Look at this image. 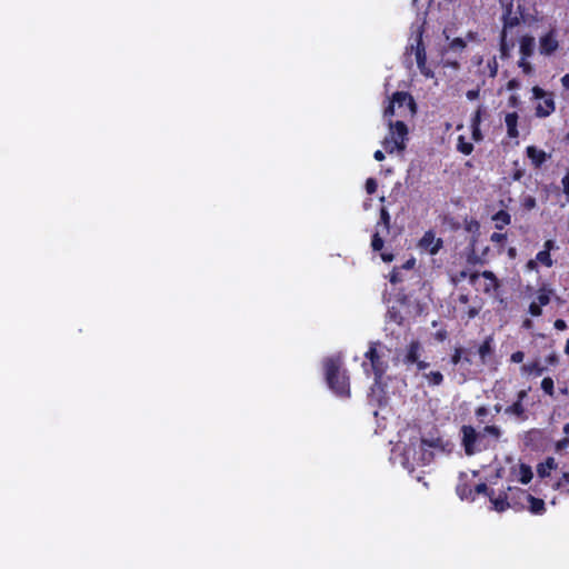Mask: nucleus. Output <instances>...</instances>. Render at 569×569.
<instances>
[{
    "mask_svg": "<svg viewBox=\"0 0 569 569\" xmlns=\"http://www.w3.org/2000/svg\"><path fill=\"white\" fill-rule=\"evenodd\" d=\"M342 359L339 356L328 357L323 360L325 378L329 389L338 397H350V377L342 368Z\"/></svg>",
    "mask_w": 569,
    "mask_h": 569,
    "instance_id": "obj_1",
    "label": "nucleus"
},
{
    "mask_svg": "<svg viewBox=\"0 0 569 569\" xmlns=\"http://www.w3.org/2000/svg\"><path fill=\"white\" fill-rule=\"evenodd\" d=\"M386 347L380 341H371L369 348L365 353L366 361L362 362V368L367 375L370 370L375 376V383L379 385L388 370L387 356L382 351Z\"/></svg>",
    "mask_w": 569,
    "mask_h": 569,
    "instance_id": "obj_2",
    "label": "nucleus"
},
{
    "mask_svg": "<svg viewBox=\"0 0 569 569\" xmlns=\"http://www.w3.org/2000/svg\"><path fill=\"white\" fill-rule=\"evenodd\" d=\"M422 351L421 342L412 340L403 350L397 352L393 362L395 365L402 363L408 370L415 365L417 371H425L429 367V362L421 360Z\"/></svg>",
    "mask_w": 569,
    "mask_h": 569,
    "instance_id": "obj_3",
    "label": "nucleus"
},
{
    "mask_svg": "<svg viewBox=\"0 0 569 569\" xmlns=\"http://www.w3.org/2000/svg\"><path fill=\"white\" fill-rule=\"evenodd\" d=\"M532 98L541 100L535 108V116L537 118H547L556 111L555 93L546 91L539 86L531 89Z\"/></svg>",
    "mask_w": 569,
    "mask_h": 569,
    "instance_id": "obj_4",
    "label": "nucleus"
},
{
    "mask_svg": "<svg viewBox=\"0 0 569 569\" xmlns=\"http://www.w3.org/2000/svg\"><path fill=\"white\" fill-rule=\"evenodd\" d=\"M391 140L386 139L385 149L392 153L393 151H403L408 134L407 124L403 121L390 122Z\"/></svg>",
    "mask_w": 569,
    "mask_h": 569,
    "instance_id": "obj_5",
    "label": "nucleus"
},
{
    "mask_svg": "<svg viewBox=\"0 0 569 569\" xmlns=\"http://www.w3.org/2000/svg\"><path fill=\"white\" fill-rule=\"evenodd\" d=\"M440 447V439L437 440H427L421 439L418 448H408L406 450V455H409L410 451H413V459L418 465L426 466L429 465L433 458L435 453L432 451L433 448Z\"/></svg>",
    "mask_w": 569,
    "mask_h": 569,
    "instance_id": "obj_6",
    "label": "nucleus"
},
{
    "mask_svg": "<svg viewBox=\"0 0 569 569\" xmlns=\"http://www.w3.org/2000/svg\"><path fill=\"white\" fill-rule=\"evenodd\" d=\"M396 106L400 109L403 106H407L410 111L416 112V102L412 96L406 91H396L389 100V104L385 109V117H392L395 114Z\"/></svg>",
    "mask_w": 569,
    "mask_h": 569,
    "instance_id": "obj_7",
    "label": "nucleus"
},
{
    "mask_svg": "<svg viewBox=\"0 0 569 569\" xmlns=\"http://www.w3.org/2000/svg\"><path fill=\"white\" fill-rule=\"evenodd\" d=\"M411 48L415 50L417 66L421 74L426 78H433V71L427 66V53L421 34L416 38V44H412Z\"/></svg>",
    "mask_w": 569,
    "mask_h": 569,
    "instance_id": "obj_8",
    "label": "nucleus"
},
{
    "mask_svg": "<svg viewBox=\"0 0 569 569\" xmlns=\"http://www.w3.org/2000/svg\"><path fill=\"white\" fill-rule=\"evenodd\" d=\"M462 435V447L467 456H472L480 449L476 447L478 440L482 438V435L477 432L472 426H462L461 427Z\"/></svg>",
    "mask_w": 569,
    "mask_h": 569,
    "instance_id": "obj_9",
    "label": "nucleus"
},
{
    "mask_svg": "<svg viewBox=\"0 0 569 569\" xmlns=\"http://www.w3.org/2000/svg\"><path fill=\"white\" fill-rule=\"evenodd\" d=\"M443 241L441 238H436V234L432 230L426 231L422 238L418 242V247L421 250L429 252L430 254H436L442 248Z\"/></svg>",
    "mask_w": 569,
    "mask_h": 569,
    "instance_id": "obj_10",
    "label": "nucleus"
},
{
    "mask_svg": "<svg viewBox=\"0 0 569 569\" xmlns=\"http://www.w3.org/2000/svg\"><path fill=\"white\" fill-rule=\"evenodd\" d=\"M559 48V41L556 37V31L553 29L549 30L546 34L540 37L539 39V52L542 56H551Z\"/></svg>",
    "mask_w": 569,
    "mask_h": 569,
    "instance_id": "obj_11",
    "label": "nucleus"
},
{
    "mask_svg": "<svg viewBox=\"0 0 569 569\" xmlns=\"http://www.w3.org/2000/svg\"><path fill=\"white\" fill-rule=\"evenodd\" d=\"M483 277L486 279V284H485V288H483V291L486 293H489L491 291H496L499 287H500V282H499V279L496 277V274L490 271V270H485L482 271L481 273L479 272H472L470 273L469 276V281L470 283H475L476 280L479 278V277Z\"/></svg>",
    "mask_w": 569,
    "mask_h": 569,
    "instance_id": "obj_12",
    "label": "nucleus"
},
{
    "mask_svg": "<svg viewBox=\"0 0 569 569\" xmlns=\"http://www.w3.org/2000/svg\"><path fill=\"white\" fill-rule=\"evenodd\" d=\"M513 489L511 487H508L507 490L500 491L497 496H495V491L491 490L489 493V500L492 503V508L498 511L502 512L507 510L510 507L509 503V495L508 492H512Z\"/></svg>",
    "mask_w": 569,
    "mask_h": 569,
    "instance_id": "obj_13",
    "label": "nucleus"
},
{
    "mask_svg": "<svg viewBox=\"0 0 569 569\" xmlns=\"http://www.w3.org/2000/svg\"><path fill=\"white\" fill-rule=\"evenodd\" d=\"M517 495L523 497L529 502V510L533 515H542L546 511L545 501L540 498H536L527 491L517 488Z\"/></svg>",
    "mask_w": 569,
    "mask_h": 569,
    "instance_id": "obj_14",
    "label": "nucleus"
},
{
    "mask_svg": "<svg viewBox=\"0 0 569 569\" xmlns=\"http://www.w3.org/2000/svg\"><path fill=\"white\" fill-rule=\"evenodd\" d=\"M478 355L482 365H488L495 355L493 337L487 336L478 348Z\"/></svg>",
    "mask_w": 569,
    "mask_h": 569,
    "instance_id": "obj_15",
    "label": "nucleus"
},
{
    "mask_svg": "<svg viewBox=\"0 0 569 569\" xmlns=\"http://www.w3.org/2000/svg\"><path fill=\"white\" fill-rule=\"evenodd\" d=\"M467 478L466 473H460V482L456 487V492L461 500L475 501L476 495L473 493V488L466 481H462Z\"/></svg>",
    "mask_w": 569,
    "mask_h": 569,
    "instance_id": "obj_16",
    "label": "nucleus"
},
{
    "mask_svg": "<svg viewBox=\"0 0 569 569\" xmlns=\"http://www.w3.org/2000/svg\"><path fill=\"white\" fill-rule=\"evenodd\" d=\"M513 4L512 2H509L503 10L502 13V24L505 30L507 32V29H512L517 27L520 23V18L512 13Z\"/></svg>",
    "mask_w": 569,
    "mask_h": 569,
    "instance_id": "obj_17",
    "label": "nucleus"
},
{
    "mask_svg": "<svg viewBox=\"0 0 569 569\" xmlns=\"http://www.w3.org/2000/svg\"><path fill=\"white\" fill-rule=\"evenodd\" d=\"M526 153L532 166L537 169L540 168L547 160V153L535 146L527 147Z\"/></svg>",
    "mask_w": 569,
    "mask_h": 569,
    "instance_id": "obj_18",
    "label": "nucleus"
},
{
    "mask_svg": "<svg viewBox=\"0 0 569 569\" xmlns=\"http://www.w3.org/2000/svg\"><path fill=\"white\" fill-rule=\"evenodd\" d=\"M519 44V52L521 58H530L533 54L536 41L532 36H522L520 38Z\"/></svg>",
    "mask_w": 569,
    "mask_h": 569,
    "instance_id": "obj_19",
    "label": "nucleus"
},
{
    "mask_svg": "<svg viewBox=\"0 0 569 569\" xmlns=\"http://www.w3.org/2000/svg\"><path fill=\"white\" fill-rule=\"evenodd\" d=\"M518 120H519V116L515 111L507 113L505 117L507 134L511 139H516L519 137Z\"/></svg>",
    "mask_w": 569,
    "mask_h": 569,
    "instance_id": "obj_20",
    "label": "nucleus"
},
{
    "mask_svg": "<svg viewBox=\"0 0 569 569\" xmlns=\"http://www.w3.org/2000/svg\"><path fill=\"white\" fill-rule=\"evenodd\" d=\"M505 413L508 416H513L521 421H525L528 419L526 408H525L523 403H521L520 401H515L512 405L508 406L505 409Z\"/></svg>",
    "mask_w": 569,
    "mask_h": 569,
    "instance_id": "obj_21",
    "label": "nucleus"
},
{
    "mask_svg": "<svg viewBox=\"0 0 569 569\" xmlns=\"http://www.w3.org/2000/svg\"><path fill=\"white\" fill-rule=\"evenodd\" d=\"M557 468V463L552 457H548L543 462L537 466V473L540 478H546L550 471Z\"/></svg>",
    "mask_w": 569,
    "mask_h": 569,
    "instance_id": "obj_22",
    "label": "nucleus"
},
{
    "mask_svg": "<svg viewBox=\"0 0 569 569\" xmlns=\"http://www.w3.org/2000/svg\"><path fill=\"white\" fill-rule=\"evenodd\" d=\"M492 220L496 222V229L501 230L510 224L511 216L506 210H499L492 216Z\"/></svg>",
    "mask_w": 569,
    "mask_h": 569,
    "instance_id": "obj_23",
    "label": "nucleus"
},
{
    "mask_svg": "<svg viewBox=\"0 0 569 569\" xmlns=\"http://www.w3.org/2000/svg\"><path fill=\"white\" fill-rule=\"evenodd\" d=\"M518 469V480L523 485L529 483L533 477L531 467L526 463H520Z\"/></svg>",
    "mask_w": 569,
    "mask_h": 569,
    "instance_id": "obj_24",
    "label": "nucleus"
},
{
    "mask_svg": "<svg viewBox=\"0 0 569 569\" xmlns=\"http://www.w3.org/2000/svg\"><path fill=\"white\" fill-rule=\"evenodd\" d=\"M473 144L471 142H468L463 136H459L457 139V150L469 156L473 151Z\"/></svg>",
    "mask_w": 569,
    "mask_h": 569,
    "instance_id": "obj_25",
    "label": "nucleus"
},
{
    "mask_svg": "<svg viewBox=\"0 0 569 569\" xmlns=\"http://www.w3.org/2000/svg\"><path fill=\"white\" fill-rule=\"evenodd\" d=\"M499 50L501 59H508L510 57V46L507 42V32L505 30L500 33Z\"/></svg>",
    "mask_w": 569,
    "mask_h": 569,
    "instance_id": "obj_26",
    "label": "nucleus"
},
{
    "mask_svg": "<svg viewBox=\"0 0 569 569\" xmlns=\"http://www.w3.org/2000/svg\"><path fill=\"white\" fill-rule=\"evenodd\" d=\"M423 377L430 386H440L443 382V375L440 371L423 373Z\"/></svg>",
    "mask_w": 569,
    "mask_h": 569,
    "instance_id": "obj_27",
    "label": "nucleus"
},
{
    "mask_svg": "<svg viewBox=\"0 0 569 569\" xmlns=\"http://www.w3.org/2000/svg\"><path fill=\"white\" fill-rule=\"evenodd\" d=\"M486 112V109L482 104L478 106L477 110L473 112L471 120H470V127H480L482 121V116Z\"/></svg>",
    "mask_w": 569,
    "mask_h": 569,
    "instance_id": "obj_28",
    "label": "nucleus"
},
{
    "mask_svg": "<svg viewBox=\"0 0 569 569\" xmlns=\"http://www.w3.org/2000/svg\"><path fill=\"white\" fill-rule=\"evenodd\" d=\"M522 370L539 377L545 372L546 368L542 367L539 362H532L530 365H525Z\"/></svg>",
    "mask_w": 569,
    "mask_h": 569,
    "instance_id": "obj_29",
    "label": "nucleus"
},
{
    "mask_svg": "<svg viewBox=\"0 0 569 569\" xmlns=\"http://www.w3.org/2000/svg\"><path fill=\"white\" fill-rule=\"evenodd\" d=\"M536 261H539L541 264L550 268L553 264L550 253L547 250H541L536 254Z\"/></svg>",
    "mask_w": 569,
    "mask_h": 569,
    "instance_id": "obj_30",
    "label": "nucleus"
},
{
    "mask_svg": "<svg viewBox=\"0 0 569 569\" xmlns=\"http://www.w3.org/2000/svg\"><path fill=\"white\" fill-rule=\"evenodd\" d=\"M541 389L545 393H547L550 397H553L555 395V382L551 377H546L541 381Z\"/></svg>",
    "mask_w": 569,
    "mask_h": 569,
    "instance_id": "obj_31",
    "label": "nucleus"
},
{
    "mask_svg": "<svg viewBox=\"0 0 569 569\" xmlns=\"http://www.w3.org/2000/svg\"><path fill=\"white\" fill-rule=\"evenodd\" d=\"M466 47L467 42L462 38H455L449 42V49L455 52H461Z\"/></svg>",
    "mask_w": 569,
    "mask_h": 569,
    "instance_id": "obj_32",
    "label": "nucleus"
},
{
    "mask_svg": "<svg viewBox=\"0 0 569 569\" xmlns=\"http://www.w3.org/2000/svg\"><path fill=\"white\" fill-rule=\"evenodd\" d=\"M498 68L499 64L496 57H491L490 59H488L486 69L488 70V76L490 78H495L497 76Z\"/></svg>",
    "mask_w": 569,
    "mask_h": 569,
    "instance_id": "obj_33",
    "label": "nucleus"
},
{
    "mask_svg": "<svg viewBox=\"0 0 569 569\" xmlns=\"http://www.w3.org/2000/svg\"><path fill=\"white\" fill-rule=\"evenodd\" d=\"M550 290H547L545 288L540 289L536 302L541 307L547 306L550 302Z\"/></svg>",
    "mask_w": 569,
    "mask_h": 569,
    "instance_id": "obj_34",
    "label": "nucleus"
},
{
    "mask_svg": "<svg viewBox=\"0 0 569 569\" xmlns=\"http://www.w3.org/2000/svg\"><path fill=\"white\" fill-rule=\"evenodd\" d=\"M518 67L522 70V72L527 76H530L532 74L533 72V67L532 64L528 61V58H521L518 60Z\"/></svg>",
    "mask_w": 569,
    "mask_h": 569,
    "instance_id": "obj_35",
    "label": "nucleus"
},
{
    "mask_svg": "<svg viewBox=\"0 0 569 569\" xmlns=\"http://www.w3.org/2000/svg\"><path fill=\"white\" fill-rule=\"evenodd\" d=\"M467 262L472 266L485 264L486 259H482V257L476 253L475 249L472 248L471 252L467 257Z\"/></svg>",
    "mask_w": 569,
    "mask_h": 569,
    "instance_id": "obj_36",
    "label": "nucleus"
},
{
    "mask_svg": "<svg viewBox=\"0 0 569 569\" xmlns=\"http://www.w3.org/2000/svg\"><path fill=\"white\" fill-rule=\"evenodd\" d=\"M481 435H482V437H483L485 435H490V436H492L495 439H497V440H498V439L501 437V430H500V428H499V427H497V426H486V427L483 428V430H482V433H481Z\"/></svg>",
    "mask_w": 569,
    "mask_h": 569,
    "instance_id": "obj_37",
    "label": "nucleus"
},
{
    "mask_svg": "<svg viewBox=\"0 0 569 569\" xmlns=\"http://www.w3.org/2000/svg\"><path fill=\"white\" fill-rule=\"evenodd\" d=\"M390 220H391V218H390V214H389L387 208L381 207L379 223H382L387 231H389V229H390Z\"/></svg>",
    "mask_w": 569,
    "mask_h": 569,
    "instance_id": "obj_38",
    "label": "nucleus"
},
{
    "mask_svg": "<svg viewBox=\"0 0 569 569\" xmlns=\"http://www.w3.org/2000/svg\"><path fill=\"white\" fill-rule=\"evenodd\" d=\"M383 239L380 237L379 232L373 233L371 239V247L373 251H380L383 248Z\"/></svg>",
    "mask_w": 569,
    "mask_h": 569,
    "instance_id": "obj_39",
    "label": "nucleus"
},
{
    "mask_svg": "<svg viewBox=\"0 0 569 569\" xmlns=\"http://www.w3.org/2000/svg\"><path fill=\"white\" fill-rule=\"evenodd\" d=\"M473 493L476 497L478 495H486L489 498V493L492 489H489L488 486L485 482L478 483L473 487Z\"/></svg>",
    "mask_w": 569,
    "mask_h": 569,
    "instance_id": "obj_40",
    "label": "nucleus"
},
{
    "mask_svg": "<svg viewBox=\"0 0 569 569\" xmlns=\"http://www.w3.org/2000/svg\"><path fill=\"white\" fill-rule=\"evenodd\" d=\"M365 187L368 194H373L378 188L377 180L375 178H368Z\"/></svg>",
    "mask_w": 569,
    "mask_h": 569,
    "instance_id": "obj_41",
    "label": "nucleus"
},
{
    "mask_svg": "<svg viewBox=\"0 0 569 569\" xmlns=\"http://www.w3.org/2000/svg\"><path fill=\"white\" fill-rule=\"evenodd\" d=\"M528 311L532 317H539L542 315V307L538 305L536 301H532L529 305Z\"/></svg>",
    "mask_w": 569,
    "mask_h": 569,
    "instance_id": "obj_42",
    "label": "nucleus"
},
{
    "mask_svg": "<svg viewBox=\"0 0 569 569\" xmlns=\"http://www.w3.org/2000/svg\"><path fill=\"white\" fill-rule=\"evenodd\" d=\"M506 240H507V234L506 233L493 232L490 236V241L493 242V243H500L502 246Z\"/></svg>",
    "mask_w": 569,
    "mask_h": 569,
    "instance_id": "obj_43",
    "label": "nucleus"
},
{
    "mask_svg": "<svg viewBox=\"0 0 569 569\" xmlns=\"http://www.w3.org/2000/svg\"><path fill=\"white\" fill-rule=\"evenodd\" d=\"M471 138L475 142H480L483 140V134H482L480 127L471 128Z\"/></svg>",
    "mask_w": 569,
    "mask_h": 569,
    "instance_id": "obj_44",
    "label": "nucleus"
},
{
    "mask_svg": "<svg viewBox=\"0 0 569 569\" xmlns=\"http://www.w3.org/2000/svg\"><path fill=\"white\" fill-rule=\"evenodd\" d=\"M462 348H456L455 351H453V355L451 356V363L453 366H457L461 359H462Z\"/></svg>",
    "mask_w": 569,
    "mask_h": 569,
    "instance_id": "obj_45",
    "label": "nucleus"
},
{
    "mask_svg": "<svg viewBox=\"0 0 569 569\" xmlns=\"http://www.w3.org/2000/svg\"><path fill=\"white\" fill-rule=\"evenodd\" d=\"M561 183H562V188H563V193L566 194L567 200L569 201V169L566 172V174L562 177Z\"/></svg>",
    "mask_w": 569,
    "mask_h": 569,
    "instance_id": "obj_46",
    "label": "nucleus"
},
{
    "mask_svg": "<svg viewBox=\"0 0 569 569\" xmlns=\"http://www.w3.org/2000/svg\"><path fill=\"white\" fill-rule=\"evenodd\" d=\"M401 280L402 279H401L400 272L398 271L397 268H393V270L390 272L389 281L392 284H396V283L400 282Z\"/></svg>",
    "mask_w": 569,
    "mask_h": 569,
    "instance_id": "obj_47",
    "label": "nucleus"
},
{
    "mask_svg": "<svg viewBox=\"0 0 569 569\" xmlns=\"http://www.w3.org/2000/svg\"><path fill=\"white\" fill-rule=\"evenodd\" d=\"M525 359V353L522 351H516L511 355L510 361L513 363H520Z\"/></svg>",
    "mask_w": 569,
    "mask_h": 569,
    "instance_id": "obj_48",
    "label": "nucleus"
},
{
    "mask_svg": "<svg viewBox=\"0 0 569 569\" xmlns=\"http://www.w3.org/2000/svg\"><path fill=\"white\" fill-rule=\"evenodd\" d=\"M567 485H569V472H563V473L561 475V477L559 478V480H558V482H557L556 487H557V488H561V487H565V486H567Z\"/></svg>",
    "mask_w": 569,
    "mask_h": 569,
    "instance_id": "obj_49",
    "label": "nucleus"
},
{
    "mask_svg": "<svg viewBox=\"0 0 569 569\" xmlns=\"http://www.w3.org/2000/svg\"><path fill=\"white\" fill-rule=\"evenodd\" d=\"M479 96H480V89H479V88H477V89H472V90H468V91L466 92V97H467V99H468V100H470V101L478 99V98H479Z\"/></svg>",
    "mask_w": 569,
    "mask_h": 569,
    "instance_id": "obj_50",
    "label": "nucleus"
},
{
    "mask_svg": "<svg viewBox=\"0 0 569 569\" xmlns=\"http://www.w3.org/2000/svg\"><path fill=\"white\" fill-rule=\"evenodd\" d=\"M520 87V81L516 78L513 79H510L508 82H507V89L508 90H517L519 89Z\"/></svg>",
    "mask_w": 569,
    "mask_h": 569,
    "instance_id": "obj_51",
    "label": "nucleus"
},
{
    "mask_svg": "<svg viewBox=\"0 0 569 569\" xmlns=\"http://www.w3.org/2000/svg\"><path fill=\"white\" fill-rule=\"evenodd\" d=\"M529 390H530V388L520 390L517 393V400L516 401H520L521 403H523V400L528 397Z\"/></svg>",
    "mask_w": 569,
    "mask_h": 569,
    "instance_id": "obj_52",
    "label": "nucleus"
},
{
    "mask_svg": "<svg viewBox=\"0 0 569 569\" xmlns=\"http://www.w3.org/2000/svg\"><path fill=\"white\" fill-rule=\"evenodd\" d=\"M553 327L557 329V330H565L567 328V323L565 320L562 319H557L553 323Z\"/></svg>",
    "mask_w": 569,
    "mask_h": 569,
    "instance_id": "obj_53",
    "label": "nucleus"
},
{
    "mask_svg": "<svg viewBox=\"0 0 569 569\" xmlns=\"http://www.w3.org/2000/svg\"><path fill=\"white\" fill-rule=\"evenodd\" d=\"M556 248V243L553 240H547L545 243H543V250H547L549 253L552 249Z\"/></svg>",
    "mask_w": 569,
    "mask_h": 569,
    "instance_id": "obj_54",
    "label": "nucleus"
},
{
    "mask_svg": "<svg viewBox=\"0 0 569 569\" xmlns=\"http://www.w3.org/2000/svg\"><path fill=\"white\" fill-rule=\"evenodd\" d=\"M381 259L385 262H391L395 259V256L392 253H390V252H382L381 253Z\"/></svg>",
    "mask_w": 569,
    "mask_h": 569,
    "instance_id": "obj_55",
    "label": "nucleus"
},
{
    "mask_svg": "<svg viewBox=\"0 0 569 569\" xmlns=\"http://www.w3.org/2000/svg\"><path fill=\"white\" fill-rule=\"evenodd\" d=\"M488 413V410L486 407L481 406L476 409V416L477 417H483Z\"/></svg>",
    "mask_w": 569,
    "mask_h": 569,
    "instance_id": "obj_56",
    "label": "nucleus"
},
{
    "mask_svg": "<svg viewBox=\"0 0 569 569\" xmlns=\"http://www.w3.org/2000/svg\"><path fill=\"white\" fill-rule=\"evenodd\" d=\"M568 445H569V439L568 438L562 439L557 442V449L561 450L562 448H566Z\"/></svg>",
    "mask_w": 569,
    "mask_h": 569,
    "instance_id": "obj_57",
    "label": "nucleus"
},
{
    "mask_svg": "<svg viewBox=\"0 0 569 569\" xmlns=\"http://www.w3.org/2000/svg\"><path fill=\"white\" fill-rule=\"evenodd\" d=\"M561 83H562L563 88H566L567 90H569V73H566V74L561 78Z\"/></svg>",
    "mask_w": 569,
    "mask_h": 569,
    "instance_id": "obj_58",
    "label": "nucleus"
},
{
    "mask_svg": "<svg viewBox=\"0 0 569 569\" xmlns=\"http://www.w3.org/2000/svg\"><path fill=\"white\" fill-rule=\"evenodd\" d=\"M373 158L377 160V161H382L385 159V153L381 151V150H377L375 151L373 153Z\"/></svg>",
    "mask_w": 569,
    "mask_h": 569,
    "instance_id": "obj_59",
    "label": "nucleus"
},
{
    "mask_svg": "<svg viewBox=\"0 0 569 569\" xmlns=\"http://www.w3.org/2000/svg\"><path fill=\"white\" fill-rule=\"evenodd\" d=\"M478 312H479V311H478V309H477V308H473V307H472V308H470V309L468 310V312H467L468 318H469V319L475 318V317L478 315Z\"/></svg>",
    "mask_w": 569,
    "mask_h": 569,
    "instance_id": "obj_60",
    "label": "nucleus"
},
{
    "mask_svg": "<svg viewBox=\"0 0 569 569\" xmlns=\"http://www.w3.org/2000/svg\"><path fill=\"white\" fill-rule=\"evenodd\" d=\"M415 263H416L415 259H410V260L406 261V262L402 264V268H405V269H411V268H413Z\"/></svg>",
    "mask_w": 569,
    "mask_h": 569,
    "instance_id": "obj_61",
    "label": "nucleus"
},
{
    "mask_svg": "<svg viewBox=\"0 0 569 569\" xmlns=\"http://www.w3.org/2000/svg\"><path fill=\"white\" fill-rule=\"evenodd\" d=\"M472 227H475L476 229H478V228H479V223H478V221H476V220H471V221H470V223H469V224H468V227H467V230H468V231H471V230H472Z\"/></svg>",
    "mask_w": 569,
    "mask_h": 569,
    "instance_id": "obj_62",
    "label": "nucleus"
},
{
    "mask_svg": "<svg viewBox=\"0 0 569 569\" xmlns=\"http://www.w3.org/2000/svg\"><path fill=\"white\" fill-rule=\"evenodd\" d=\"M547 361H548V363H549V365H555V363H557L558 358H557V356H556V355H551V356H549V357L547 358Z\"/></svg>",
    "mask_w": 569,
    "mask_h": 569,
    "instance_id": "obj_63",
    "label": "nucleus"
},
{
    "mask_svg": "<svg viewBox=\"0 0 569 569\" xmlns=\"http://www.w3.org/2000/svg\"><path fill=\"white\" fill-rule=\"evenodd\" d=\"M445 66H449L453 69H458L459 68V62L458 61H446Z\"/></svg>",
    "mask_w": 569,
    "mask_h": 569,
    "instance_id": "obj_64",
    "label": "nucleus"
}]
</instances>
